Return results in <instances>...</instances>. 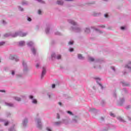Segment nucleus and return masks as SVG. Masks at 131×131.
<instances>
[{
	"instance_id": "27",
	"label": "nucleus",
	"mask_w": 131,
	"mask_h": 131,
	"mask_svg": "<svg viewBox=\"0 0 131 131\" xmlns=\"http://www.w3.org/2000/svg\"><path fill=\"white\" fill-rule=\"evenodd\" d=\"M8 124H9V122H5V125L6 126H7V125H8Z\"/></svg>"
},
{
	"instance_id": "10",
	"label": "nucleus",
	"mask_w": 131,
	"mask_h": 131,
	"mask_svg": "<svg viewBox=\"0 0 131 131\" xmlns=\"http://www.w3.org/2000/svg\"><path fill=\"white\" fill-rule=\"evenodd\" d=\"M78 58L79 59H80L81 60H82V59H83V57L82 56V55L81 54H78Z\"/></svg>"
},
{
	"instance_id": "36",
	"label": "nucleus",
	"mask_w": 131,
	"mask_h": 131,
	"mask_svg": "<svg viewBox=\"0 0 131 131\" xmlns=\"http://www.w3.org/2000/svg\"><path fill=\"white\" fill-rule=\"evenodd\" d=\"M121 29L122 30H124V27H121Z\"/></svg>"
},
{
	"instance_id": "38",
	"label": "nucleus",
	"mask_w": 131,
	"mask_h": 131,
	"mask_svg": "<svg viewBox=\"0 0 131 131\" xmlns=\"http://www.w3.org/2000/svg\"><path fill=\"white\" fill-rule=\"evenodd\" d=\"M58 104H59V105H60V106L62 105V103H61V102H58Z\"/></svg>"
},
{
	"instance_id": "3",
	"label": "nucleus",
	"mask_w": 131,
	"mask_h": 131,
	"mask_svg": "<svg viewBox=\"0 0 131 131\" xmlns=\"http://www.w3.org/2000/svg\"><path fill=\"white\" fill-rule=\"evenodd\" d=\"M42 69H43V70L42 71V74L41 75V78H42L43 77V76L45 75V74H46V68L43 67Z\"/></svg>"
},
{
	"instance_id": "47",
	"label": "nucleus",
	"mask_w": 131,
	"mask_h": 131,
	"mask_svg": "<svg viewBox=\"0 0 131 131\" xmlns=\"http://www.w3.org/2000/svg\"><path fill=\"white\" fill-rule=\"evenodd\" d=\"M54 55H55V54H53V55H52V57H54Z\"/></svg>"
},
{
	"instance_id": "22",
	"label": "nucleus",
	"mask_w": 131,
	"mask_h": 131,
	"mask_svg": "<svg viewBox=\"0 0 131 131\" xmlns=\"http://www.w3.org/2000/svg\"><path fill=\"white\" fill-rule=\"evenodd\" d=\"M4 45H5V42H0V47H2V46H4Z\"/></svg>"
},
{
	"instance_id": "26",
	"label": "nucleus",
	"mask_w": 131,
	"mask_h": 131,
	"mask_svg": "<svg viewBox=\"0 0 131 131\" xmlns=\"http://www.w3.org/2000/svg\"><path fill=\"white\" fill-rule=\"evenodd\" d=\"M56 86V85H55V84H53L52 85V89H54V88Z\"/></svg>"
},
{
	"instance_id": "4",
	"label": "nucleus",
	"mask_w": 131,
	"mask_h": 131,
	"mask_svg": "<svg viewBox=\"0 0 131 131\" xmlns=\"http://www.w3.org/2000/svg\"><path fill=\"white\" fill-rule=\"evenodd\" d=\"M118 119L120 120V121H121L122 122H125V121H124V120L123 119L122 117H118Z\"/></svg>"
},
{
	"instance_id": "21",
	"label": "nucleus",
	"mask_w": 131,
	"mask_h": 131,
	"mask_svg": "<svg viewBox=\"0 0 131 131\" xmlns=\"http://www.w3.org/2000/svg\"><path fill=\"white\" fill-rule=\"evenodd\" d=\"M85 32H87V33L90 32V29L86 28L85 31Z\"/></svg>"
},
{
	"instance_id": "46",
	"label": "nucleus",
	"mask_w": 131,
	"mask_h": 131,
	"mask_svg": "<svg viewBox=\"0 0 131 131\" xmlns=\"http://www.w3.org/2000/svg\"><path fill=\"white\" fill-rule=\"evenodd\" d=\"M126 85V86H127V85H128L127 84H125V85Z\"/></svg>"
},
{
	"instance_id": "8",
	"label": "nucleus",
	"mask_w": 131,
	"mask_h": 131,
	"mask_svg": "<svg viewBox=\"0 0 131 131\" xmlns=\"http://www.w3.org/2000/svg\"><path fill=\"white\" fill-rule=\"evenodd\" d=\"M61 122H57L54 123V125H56V126H58L60 125H61Z\"/></svg>"
},
{
	"instance_id": "2",
	"label": "nucleus",
	"mask_w": 131,
	"mask_h": 131,
	"mask_svg": "<svg viewBox=\"0 0 131 131\" xmlns=\"http://www.w3.org/2000/svg\"><path fill=\"white\" fill-rule=\"evenodd\" d=\"M14 59H15V61L17 62L18 61H19V59H18V57H17V56L14 55V56H12L11 57V60H14Z\"/></svg>"
},
{
	"instance_id": "42",
	"label": "nucleus",
	"mask_w": 131,
	"mask_h": 131,
	"mask_svg": "<svg viewBox=\"0 0 131 131\" xmlns=\"http://www.w3.org/2000/svg\"><path fill=\"white\" fill-rule=\"evenodd\" d=\"M8 34H5V36H6V37H7V36H8Z\"/></svg>"
},
{
	"instance_id": "9",
	"label": "nucleus",
	"mask_w": 131,
	"mask_h": 131,
	"mask_svg": "<svg viewBox=\"0 0 131 131\" xmlns=\"http://www.w3.org/2000/svg\"><path fill=\"white\" fill-rule=\"evenodd\" d=\"M57 5H63V2H62L60 0L57 1Z\"/></svg>"
},
{
	"instance_id": "16",
	"label": "nucleus",
	"mask_w": 131,
	"mask_h": 131,
	"mask_svg": "<svg viewBox=\"0 0 131 131\" xmlns=\"http://www.w3.org/2000/svg\"><path fill=\"white\" fill-rule=\"evenodd\" d=\"M32 53H33V54H34V55H35V52H36V51H35V49L34 48H32Z\"/></svg>"
},
{
	"instance_id": "29",
	"label": "nucleus",
	"mask_w": 131,
	"mask_h": 131,
	"mask_svg": "<svg viewBox=\"0 0 131 131\" xmlns=\"http://www.w3.org/2000/svg\"><path fill=\"white\" fill-rule=\"evenodd\" d=\"M104 17H105V18H108V14H104Z\"/></svg>"
},
{
	"instance_id": "35",
	"label": "nucleus",
	"mask_w": 131,
	"mask_h": 131,
	"mask_svg": "<svg viewBox=\"0 0 131 131\" xmlns=\"http://www.w3.org/2000/svg\"><path fill=\"white\" fill-rule=\"evenodd\" d=\"M93 110H95V108L91 109L89 111H90V112H92V111H93Z\"/></svg>"
},
{
	"instance_id": "12",
	"label": "nucleus",
	"mask_w": 131,
	"mask_h": 131,
	"mask_svg": "<svg viewBox=\"0 0 131 131\" xmlns=\"http://www.w3.org/2000/svg\"><path fill=\"white\" fill-rule=\"evenodd\" d=\"M61 58V55H58L56 57V59H57V60H60Z\"/></svg>"
},
{
	"instance_id": "50",
	"label": "nucleus",
	"mask_w": 131,
	"mask_h": 131,
	"mask_svg": "<svg viewBox=\"0 0 131 131\" xmlns=\"http://www.w3.org/2000/svg\"><path fill=\"white\" fill-rule=\"evenodd\" d=\"M23 9H22L21 10V11H23Z\"/></svg>"
},
{
	"instance_id": "52",
	"label": "nucleus",
	"mask_w": 131,
	"mask_h": 131,
	"mask_svg": "<svg viewBox=\"0 0 131 131\" xmlns=\"http://www.w3.org/2000/svg\"><path fill=\"white\" fill-rule=\"evenodd\" d=\"M0 109H1V107H0Z\"/></svg>"
},
{
	"instance_id": "48",
	"label": "nucleus",
	"mask_w": 131,
	"mask_h": 131,
	"mask_svg": "<svg viewBox=\"0 0 131 131\" xmlns=\"http://www.w3.org/2000/svg\"><path fill=\"white\" fill-rule=\"evenodd\" d=\"M129 64H131V62H129Z\"/></svg>"
},
{
	"instance_id": "11",
	"label": "nucleus",
	"mask_w": 131,
	"mask_h": 131,
	"mask_svg": "<svg viewBox=\"0 0 131 131\" xmlns=\"http://www.w3.org/2000/svg\"><path fill=\"white\" fill-rule=\"evenodd\" d=\"M6 106H8L9 107H13V105L12 103H6Z\"/></svg>"
},
{
	"instance_id": "28",
	"label": "nucleus",
	"mask_w": 131,
	"mask_h": 131,
	"mask_svg": "<svg viewBox=\"0 0 131 131\" xmlns=\"http://www.w3.org/2000/svg\"><path fill=\"white\" fill-rule=\"evenodd\" d=\"M69 45H73V41L69 42Z\"/></svg>"
},
{
	"instance_id": "25",
	"label": "nucleus",
	"mask_w": 131,
	"mask_h": 131,
	"mask_svg": "<svg viewBox=\"0 0 131 131\" xmlns=\"http://www.w3.org/2000/svg\"><path fill=\"white\" fill-rule=\"evenodd\" d=\"M38 14H39V15H40L41 14V11H40V10H39L38 11Z\"/></svg>"
},
{
	"instance_id": "32",
	"label": "nucleus",
	"mask_w": 131,
	"mask_h": 131,
	"mask_svg": "<svg viewBox=\"0 0 131 131\" xmlns=\"http://www.w3.org/2000/svg\"><path fill=\"white\" fill-rule=\"evenodd\" d=\"M28 21H31V18L30 17H28Z\"/></svg>"
},
{
	"instance_id": "45",
	"label": "nucleus",
	"mask_w": 131,
	"mask_h": 131,
	"mask_svg": "<svg viewBox=\"0 0 131 131\" xmlns=\"http://www.w3.org/2000/svg\"><path fill=\"white\" fill-rule=\"evenodd\" d=\"M66 1H67L68 2H69V1H72V0H66Z\"/></svg>"
},
{
	"instance_id": "6",
	"label": "nucleus",
	"mask_w": 131,
	"mask_h": 131,
	"mask_svg": "<svg viewBox=\"0 0 131 131\" xmlns=\"http://www.w3.org/2000/svg\"><path fill=\"white\" fill-rule=\"evenodd\" d=\"M25 45V42H24V41H21L20 42H19V46H20V47H22L23 46H24Z\"/></svg>"
},
{
	"instance_id": "23",
	"label": "nucleus",
	"mask_w": 131,
	"mask_h": 131,
	"mask_svg": "<svg viewBox=\"0 0 131 131\" xmlns=\"http://www.w3.org/2000/svg\"><path fill=\"white\" fill-rule=\"evenodd\" d=\"M47 131H52L51 129L50 128V127H49L47 128Z\"/></svg>"
},
{
	"instance_id": "44",
	"label": "nucleus",
	"mask_w": 131,
	"mask_h": 131,
	"mask_svg": "<svg viewBox=\"0 0 131 131\" xmlns=\"http://www.w3.org/2000/svg\"><path fill=\"white\" fill-rule=\"evenodd\" d=\"M3 24H5V20H3Z\"/></svg>"
},
{
	"instance_id": "7",
	"label": "nucleus",
	"mask_w": 131,
	"mask_h": 131,
	"mask_svg": "<svg viewBox=\"0 0 131 131\" xmlns=\"http://www.w3.org/2000/svg\"><path fill=\"white\" fill-rule=\"evenodd\" d=\"M27 35V33H23L20 34V36H21V37H24V36H26Z\"/></svg>"
},
{
	"instance_id": "1",
	"label": "nucleus",
	"mask_w": 131,
	"mask_h": 131,
	"mask_svg": "<svg viewBox=\"0 0 131 131\" xmlns=\"http://www.w3.org/2000/svg\"><path fill=\"white\" fill-rule=\"evenodd\" d=\"M37 121V127H38V128H41V124L40 120L39 119H38Z\"/></svg>"
},
{
	"instance_id": "15",
	"label": "nucleus",
	"mask_w": 131,
	"mask_h": 131,
	"mask_svg": "<svg viewBox=\"0 0 131 131\" xmlns=\"http://www.w3.org/2000/svg\"><path fill=\"white\" fill-rule=\"evenodd\" d=\"M89 61H91V62H93V61H95V59L93 57L89 58Z\"/></svg>"
},
{
	"instance_id": "43",
	"label": "nucleus",
	"mask_w": 131,
	"mask_h": 131,
	"mask_svg": "<svg viewBox=\"0 0 131 131\" xmlns=\"http://www.w3.org/2000/svg\"><path fill=\"white\" fill-rule=\"evenodd\" d=\"M112 69H113V70H114V67H112Z\"/></svg>"
},
{
	"instance_id": "39",
	"label": "nucleus",
	"mask_w": 131,
	"mask_h": 131,
	"mask_svg": "<svg viewBox=\"0 0 131 131\" xmlns=\"http://www.w3.org/2000/svg\"><path fill=\"white\" fill-rule=\"evenodd\" d=\"M1 92H2V93H5L6 91L5 90L1 91Z\"/></svg>"
},
{
	"instance_id": "17",
	"label": "nucleus",
	"mask_w": 131,
	"mask_h": 131,
	"mask_svg": "<svg viewBox=\"0 0 131 131\" xmlns=\"http://www.w3.org/2000/svg\"><path fill=\"white\" fill-rule=\"evenodd\" d=\"M32 103L34 104H36L37 103V101L36 99H33L32 101Z\"/></svg>"
},
{
	"instance_id": "40",
	"label": "nucleus",
	"mask_w": 131,
	"mask_h": 131,
	"mask_svg": "<svg viewBox=\"0 0 131 131\" xmlns=\"http://www.w3.org/2000/svg\"><path fill=\"white\" fill-rule=\"evenodd\" d=\"M46 33H48L49 32V30H46Z\"/></svg>"
},
{
	"instance_id": "20",
	"label": "nucleus",
	"mask_w": 131,
	"mask_h": 131,
	"mask_svg": "<svg viewBox=\"0 0 131 131\" xmlns=\"http://www.w3.org/2000/svg\"><path fill=\"white\" fill-rule=\"evenodd\" d=\"M110 115L111 116H112V117H115V115H114V114L111 113H110Z\"/></svg>"
},
{
	"instance_id": "18",
	"label": "nucleus",
	"mask_w": 131,
	"mask_h": 131,
	"mask_svg": "<svg viewBox=\"0 0 131 131\" xmlns=\"http://www.w3.org/2000/svg\"><path fill=\"white\" fill-rule=\"evenodd\" d=\"M33 45V43L32 42H29L28 43V46H31Z\"/></svg>"
},
{
	"instance_id": "19",
	"label": "nucleus",
	"mask_w": 131,
	"mask_h": 131,
	"mask_svg": "<svg viewBox=\"0 0 131 131\" xmlns=\"http://www.w3.org/2000/svg\"><path fill=\"white\" fill-rule=\"evenodd\" d=\"M67 113H68V114H70V115H73V114L72 113V112L69 111L67 112Z\"/></svg>"
},
{
	"instance_id": "37",
	"label": "nucleus",
	"mask_w": 131,
	"mask_h": 131,
	"mask_svg": "<svg viewBox=\"0 0 131 131\" xmlns=\"http://www.w3.org/2000/svg\"><path fill=\"white\" fill-rule=\"evenodd\" d=\"M30 99H33V96H30Z\"/></svg>"
},
{
	"instance_id": "24",
	"label": "nucleus",
	"mask_w": 131,
	"mask_h": 131,
	"mask_svg": "<svg viewBox=\"0 0 131 131\" xmlns=\"http://www.w3.org/2000/svg\"><path fill=\"white\" fill-rule=\"evenodd\" d=\"M38 2H39V3H42V4L45 3V2H43L42 0H38Z\"/></svg>"
},
{
	"instance_id": "34",
	"label": "nucleus",
	"mask_w": 131,
	"mask_h": 131,
	"mask_svg": "<svg viewBox=\"0 0 131 131\" xmlns=\"http://www.w3.org/2000/svg\"><path fill=\"white\" fill-rule=\"evenodd\" d=\"M73 48H71L70 49V52H73Z\"/></svg>"
},
{
	"instance_id": "49",
	"label": "nucleus",
	"mask_w": 131,
	"mask_h": 131,
	"mask_svg": "<svg viewBox=\"0 0 131 131\" xmlns=\"http://www.w3.org/2000/svg\"><path fill=\"white\" fill-rule=\"evenodd\" d=\"M23 64L24 66V62L23 63Z\"/></svg>"
},
{
	"instance_id": "33",
	"label": "nucleus",
	"mask_w": 131,
	"mask_h": 131,
	"mask_svg": "<svg viewBox=\"0 0 131 131\" xmlns=\"http://www.w3.org/2000/svg\"><path fill=\"white\" fill-rule=\"evenodd\" d=\"M14 74H15V72L14 71H12V75H14Z\"/></svg>"
},
{
	"instance_id": "41",
	"label": "nucleus",
	"mask_w": 131,
	"mask_h": 131,
	"mask_svg": "<svg viewBox=\"0 0 131 131\" xmlns=\"http://www.w3.org/2000/svg\"><path fill=\"white\" fill-rule=\"evenodd\" d=\"M17 35H18V33H15V35H14V37L17 36Z\"/></svg>"
},
{
	"instance_id": "30",
	"label": "nucleus",
	"mask_w": 131,
	"mask_h": 131,
	"mask_svg": "<svg viewBox=\"0 0 131 131\" xmlns=\"http://www.w3.org/2000/svg\"><path fill=\"white\" fill-rule=\"evenodd\" d=\"M57 119H60V115L59 114H57Z\"/></svg>"
},
{
	"instance_id": "13",
	"label": "nucleus",
	"mask_w": 131,
	"mask_h": 131,
	"mask_svg": "<svg viewBox=\"0 0 131 131\" xmlns=\"http://www.w3.org/2000/svg\"><path fill=\"white\" fill-rule=\"evenodd\" d=\"M71 24H72L73 25H76V23H75L74 21L72 20L70 21Z\"/></svg>"
},
{
	"instance_id": "31",
	"label": "nucleus",
	"mask_w": 131,
	"mask_h": 131,
	"mask_svg": "<svg viewBox=\"0 0 131 131\" xmlns=\"http://www.w3.org/2000/svg\"><path fill=\"white\" fill-rule=\"evenodd\" d=\"M38 67H39V64L38 63H37L36 65V68H38Z\"/></svg>"
},
{
	"instance_id": "14",
	"label": "nucleus",
	"mask_w": 131,
	"mask_h": 131,
	"mask_svg": "<svg viewBox=\"0 0 131 131\" xmlns=\"http://www.w3.org/2000/svg\"><path fill=\"white\" fill-rule=\"evenodd\" d=\"M15 99L16 101H18V102L21 101V98H19V97H15Z\"/></svg>"
},
{
	"instance_id": "5",
	"label": "nucleus",
	"mask_w": 131,
	"mask_h": 131,
	"mask_svg": "<svg viewBox=\"0 0 131 131\" xmlns=\"http://www.w3.org/2000/svg\"><path fill=\"white\" fill-rule=\"evenodd\" d=\"M27 122H28V121L27 120V119H25L23 122L24 126H25V125L27 124Z\"/></svg>"
},
{
	"instance_id": "51",
	"label": "nucleus",
	"mask_w": 131,
	"mask_h": 131,
	"mask_svg": "<svg viewBox=\"0 0 131 131\" xmlns=\"http://www.w3.org/2000/svg\"><path fill=\"white\" fill-rule=\"evenodd\" d=\"M94 16H97V15H95Z\"/></svg>"
}]
</instances>
